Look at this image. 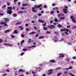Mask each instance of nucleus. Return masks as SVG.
Instances as JSON below:
<instances>
[{
	"mask_svg": "<svg viewBox=\"0 0 76 76\" xmlns=\"http://www.w3.org/2000/svg\"><path fill=\"white\" fill-rule=\"evenodd\" d=\"M53 10H58V8H53Z\"/></svg>",
	"mask_w": 76,
	"mask_h": 76,
	"instance_id": "obj_27",
	"label": "nucleus"
},
{
	"mask_svg": "<svg viewBox=\"0 0 76 76\" xmlns=\"http://www.w3.org/2000/svg\"><path fill=\"white\" fill-rule=\"evenodd\" d=\"M6 6L5 5H4L2 7V8H4V7H5Z\"/></svg>",
	"mask_w": 76,
	"mask_h": 76,
	"instance_id": "obj_58",
	"label": "nucleus"
},
{
	"mask_svg": "<svg viewBox=\"0 0 76 76\" xmlns=\"http://www.w3.org/2000/svg\"><path fill=\"white\" fill-rule=\"evenodd\" d=\"M41 69V68L40 67H38V68H36V70H40Z\"/></svg>",
	"mask_w": 76,
	"mask_h": 76,
	"instance_id": "obj_35",
	"label": "nucleus"
},
{
	"mask_svg": "<svg viewBox=\"0 0 76 76\" xmlns=\"http://www.w3.org/2000/svg\"><path fill=\"white\" fill-rule=\"evenodd\" d=\"M14 33H15V34H18V31L16 30L14 31Z\"/></svg>",
	"mask_w": 76,
	"mask_h": 76,
	"instance_id": "obj_23",
	"label": "nucleus"
},
{
	"mask_svg": "<svg viewBox=\"0 0 76 76\" xmlns=\"http://www.w3.org/2000/svg\"><path fill=\"white\" fill-rule=\"evenodd\" d=\"M21 35L22 37H25V35L23 34H21Z\"/></svg>",
	"mask_w": 76,
	"mask_h": 76,
	"instance_id": "obj_53",
	"label": "nucleus"
},
{
	"mask_svg": "<svg viewBox=\"0 0 76 76\" xmlns=\"http://www.w3.org/2000/svg\"><path fill=\"white\" fill-rule=\"evenodd\" d=\"M24 42V40H22V41H21L20 42V44H21V45H23L22 44H23V43Z\"/></svg>",
	"mask_w": 76,
	"mask_h": 76,
	"instance_id": "obj_22",
	"label": "nucleus"
},
{
	"mask_svg": "<svg viewBox=\"0 0 76 76\" xmlns=\"http://www.w3.org/2000/svg\"><path fill=\"white\" fill-rule=\"evenodd\" d=\"M7 9L8 10H12V7H8Z\"/></svg>",
	"mask_w": 76,
	"mask_h": 76,
	"instance_id": "obj_12",
	"label": "nucleus"
},
{
	"mask_svg": "<svg viewBox=\"0 0 76 76\" xmlns=\"http://www.w3.org/2000/svg\"><path fill=\"white\" fill-rule=\"evenodd\" d=\"M22 6H27V4H23L22 5Z\"/></svg>",
	"mask_w": 76,
	"mask_h": 76,
	"instance_id": "obj_32",
	"label": "nucleus"
},
{
	"mask_svg": "<svg viewBox=\"0 0 76 76\" xmlns=\"http://www.w3.org/2000/svg\"><path fill=\"white\" fill-rule=\"evenodd\" d=\"M58 17H60V16H61V14H59L58 15Z\"/></svg>",
	"mask_w": 76,
	"mask_h": 76,
	"instance_id": "obj_42",
	"label": "nucleus"
},
{
	"mask_svg": "<svg viewBox=\"0 0 76 76\" xmlns=\"http://www.w3.org/2000/svg\"><path fill=\"white\" fill-rule=\"evenodd\" d=\"M66 27L67 28H70V26H68Z\"/></svg>",
	"mask_w": 76,
	"mask_h": 76,
	"instance_id": "obj_40",
	"label": "nucleus"
},
{
	"mask_svg": "<svg viewBox=\"0 0 76 76\" xmlns=\"http://www.w3.org/2000/svg\"><path fill=\"white\" fill-rule=\"evenodd\" d=\"M46 33L47 34H50V33H51V31H47Z\"/></svg>",
	"mask_w": 76,
	"mask_h": 76,
	"instance_id": "obj_43",
	"label": "nucleus"
},
{
	"mask_svg": "<svg viewBox=\"0 0 76 76\" xmlns=\"http://www.w3.org/2000/svg\"><path fill=\"white\" fill-rule=\"evenodd\" d=\"M59 55H60L59 56V57H64V54L62 53H60Z\"/></svg>",
	"mask_w": 76,
	"mask_h": 76,
	"instance_id": "obj_6",
	"label": "nucleus"
},
{
	"mask_svg": "<svg viewBox=\"0 0 76 76\" xmlns=\"http://www.w3.org/2000/svg\"><path fill=\"white\" fill-rule=\"evenodd\" d=\"M65 17H61L60 18V19L61 20H63V19H65Z\"/></svg>",
	"mask_w": 76,
	"mask_h": 76,
	"instance_id": "obj_20",
	"label": "nucleus"
},
{
	"mask_svg": "<svg viewBox=\"0 0 76 76\" xmlns=\"http://www.w3.org/2000/svg\"><path fill=\"white\" fill-rule=\"evenodd\" d=\"M24 54V53H22L21 54V56H23V55Z\"/></svg>",
	"mask_w": 76,
	"mask_h": 76,
	"instance_id": "obj_54",
	"label": "nucleus"
},
{
	"mask_svg": "<svg viewBox=\"0 0 76 76\" xmlns=\"http://www.w3.org/2000/svg\"><path fill=\"white\" fill-rule=\"evenodd\" d=\"M64 12L65 14H67V9H63Z\"/></svg>",
	"mask_w": 76,
	"mask_h": 76,
	"instance_id": "obj_5",
	"label": "nucleus"
},
{
	"mask_svg": "<svg viewBox=\"0 0 76 76\" xmlns=\"http://www.w3.org/2000/svg\"><path fill=\"white\" fill-rule=\"evenodd\" d=\"M42 4H40L39 5H35L34 6V7L32 8V12H37V11L35 10V9H36V8H37V9H39V8H40L41 7H42Z\"/></svg>",
	"mask_w": 76,
	"mask_h": 76,
	"instance_id": "obj_1",
	"label": "nucleus"
},
{
	"mask_svg": "<svg viewBox=\"0 0 76 76\" xmlns=\"http://www.w3.org/2000/svg\"><path fill=\"white\" fill-rule=\"evenodd\" d=\"M7 73L5 74H4L3 75V76H6L7 75Z\"/></svg>",
	"mask_w": 76,
	"mask_h": 76,
	"instance_id": "obj_51",
	"label": "nucleus"
},
{
	"mask_svg": "<svg viewBox=\"0 0 76 76\" xmlns=\"http://www.w3.org/2000/svg\"><path fill=\"white\" fill-rule=\"evenodd\" d=\"M33 45H36V42H34L33 43Z\"/></svg>",
	"mask_w": 76,
	"mask_h": 76,
	"instance_id": "obj_52",
	"label": "nucleus"
},
{
	"mask_svg": "<svg viewBox=\"0 0 76 76\" xmlns=\"http://www.w3.org/2000/svg\"><path fill=\"white\" fill-rule=\"evenodd\" d=\"M20 22H18L16 23L15 25H20Z\"/></svg>",
	"mask_w": 76,
	"mask_h": 76,
	"instance_id": "obj_30",
	"label": "nucleus"
},
{
	"mask_svg": "<svg viewBox=\"0 0 76 76\" xmlns=\"http://www.w3.org/2000/svg\"><path fill=\"white\" fill-rule=\"evenodd\" d=\"M4 26H8L7 25V24H6V23L4 22Z\"/></svg>",
	"mask_w": 76,
	"mask_h": 76,
	"instance_id": "obj_16",
	"label": "nucleus"
},
{
	"mask_svg": "<svg viewBox=\"0 0 76 76\" xmlns=\"http://www.w3.org/2000/svg\"><path fill=\"white\" fill-rule=\"evenodd\" d=\"M6 71V72H10V71L9 70L7 69Z\"/></svg>",
	"mask_w": 76,
	"mask_h": 76,
	"instance_id": "obj_49",
	"label": "nucleus"
},
{
	"mask_svg": "<svg viewBox=\"0 0 76 76\" xmlns=\"http://www.w3.org/2000/svg\"><path fill=\"white\" fill-rule=\"evenodd\" d=\"M64 33L65 34H66V35H69V33H67L66 31H65Z\"/></svg>",
	"mask_w": 76,
	"mask_h": 76,
	"instance_id": "obj_37",
	"label": "nucleus"
},
{
	"mask_svg": "<svg viewBox=\"0 0 76 76\" xmlns=\"http://www.w3.org/2000/svg\"><path fill=\"white\" fill-rule=\"evenodd\" d=\"M44 38V37H39V39H42V38Z\"/></svg>",
	"mask_w": 76,
	"mask_h": 76,
	"instance_id": "obj_31",
	"label": "nucleus"
},
{
	"mask_svg": "<svg viewBox=\"0 0 76 76\" xmlns=\"http://www.w3.org/2000/svg\"><path fill=\"white\" fill-rule=\"evenodd\" d=\"M2 41H3V40L1 39H0V42H1Z\"/></svg>",
	"mask_w": 76,
	"mask_h": 76,
	"instance_id": "obj_56",
	"label": "nucleus"
},
{
	"mask_svg": "<svg viewBox=\"0 0 76 76\" xmlns=\"http://www.w3.org/2000/svg\"><path fill=\"white\" fill-rule=\"evenodd\" d=\"M32 74H33V75H35V72L34 71H33L32 72Z\"/></svg>",
	"mask_w": 76,
	"mask_h": 76,
	"instance_id": "obj_41",
	"label": "nucleus"
},
{
	"mask_svg": "<svg viewBox=\"0 0 76 76\" xmlns=\"http://www.w3.org/2000/svg\"><path fill=\"white\" fill-rule=\"evenodd\" d=\"M4 19L5 20V22H7V21L9 20L8 18H4Z\"/></svg>",
	"mask_w": 76,
	"mask_h": 76,
	"instance_id": "obj_13",
	"label": "nucleus"
},
{
	"mask_svg": "<svg viewBox=\"0 0 76 76\" xmlns=\"http://www.w3.org/2000/svg\"><path fill=\"white\" fill-rule=\"evenodd\" d=\"M60 68H58H58H57L56 69V70H59V69H60Z\"/></svg>",
	"mask_w": 76,
	"mask_h": 76,
	"instance_id": "obj_46",
	"label": "nucleus"
},
{
	"mask_svg": "<svg viewBox=\"0 0 76 76\" xmlns=\"http://www.w3.org/2000/svg\"><path fill=\"white\" fill-rule=\"evenodd\" d=\"M4 45H6V46H8V47H11L12 46L11 44H3Z\"/></svg>",
	"mask_w": 76,
	"mask_h": 76,
	"instance_id": "obj_8",
	"label": "nucleus"
},
{
	"mask_svg": "<svg viewBox=\"0 0 76 76\" xmlns=\"http://www.w3.org/2000/svg\"><path fill=\"white\" fill-rule=\"evenodd\" d=\"M27 50H28L27 49L24 48L23 50V51H27Z\"/></svg>",
	"mask_w": 76,
	"mask_h": 76,
	"instance_id": "obj_28",
	"label": "nucleus"
},
{
	"mask_svg": "<svg viewBox=\"0 0 76 76\" xmlns=\"http://www.w3.org/2000/svg\"><path fill=\"white\" fill-rule=\"evenodd\" d=\"M48 28H50V29H52V28H55L54 26L53 25H49L47 27Z\"/></svg>",
	"mask_w": 76,
	"mask_h": 76,
	"instance_id": "obj_3",
	"label": "nucleus"
},
{
	"mask_svg": "<svg viewBox=\"0 0 76 76\" xmlns=\"http://www.w3.org/2000/svg\"><path fill=\"white\" fill-rule=\"evenodd\" d=\"M61 75H62V73H59L57 74V76H60Z\"/></svg>",
	"mask_w": 76,
	"mask_h": 76,
	"instance_id": "obj_18",
	"label": "nucleus"
},
{
	"mask_svg": "<svg viewBox=\"0 0 76 76\" xmlns=\"http://www.w3.org/2000/svg\"><path fill=\"white\" fill-rule=\"evenodd\" d=\"M14 17H17V15L16 14H14Z\"/></svg>",
	"mask_w": 76,
	"mask_h": 76,
	"instance_id": "obj_34",
	"label": "nucleus"
},
{
	"mask_svg": "<svg viewBox=\"0 0 76 76\" xmlns=\"http://www.w3.org/2000/svg\"><path fill=\"white\" fill-rule=\"evenodd\" d=\"M38 35H39V34H37L35 36V37H38Z\"/></svg>",
	"mask_w": 76,
	"mask_h": 76,
	"instance_id": "obj_50",
	"label": "nucleus"
},
{
	"mask_svg": "<svg viewBox=\"0 0 76 76\" xmlns=\"http://www.w3.org/2000/svg\"><path fill=\"white\" fill-rule=\"evenodd\" d=\"M28 25H29L28 24H25V26H28Z\"/></svg>",
	"mask_w": 76,
	"mask_h": 76,
	"instance_id": "obj_60",
	"label": "nucleus"
},
{
	"mask_svg": "<svg viewBox=\"0 0 76 76\" xmlns=\"http://www.w3.org/2000/svg\"><path fill=\"white\" fill-rule=\"evenodd\" d=\"M57 26L58 28H61V27H62V26H61V25L60 24L58 25Z\"/></svg>",
	"mask_w": 76,
	"mask_h": 76,
	"instance_id": "obj_19",
	"label": "nucleus"
},
{
	"mask_svg": "<svg viewBox=\"0 0 76 76\" xmlns=\"http://www.w3.org/2000/svg\"><path fill=\"white\" fill-rule=\"evenodd\" d=\"M52 6H55V4L53 3V4L52 5Z\"/></svg>",
	"mask_w": 76,
	"mask_h": 76,
	"instance_id": "obj_62",
	"label": "nucleus"
},
{
	"mask_svg": "<svg viewBox=\"0 0 76 76\" xmlns=\"http://www.w3.org/2000/svg\"><path fill=\"white\" fill-rule=\"evenodd\" d=\"M50 14H53L54 13V11H51L50 12Z\"/></svg>",
	"mask_w": 76,
	"mask_h": 76,
	"instance_id": "obj_26",
	"label": "nucleus"
},
{
	"mask_svg": "<svg viewBox=\"0 0 76 76\" xmlns=\"http://www.w3.org/2000/svg\"><path fill=\"white\" fill-rule=\"evenodd\" d=\"M7 13L9 15H11V13H12V11H11L10 10H8L7 11Z\"/></svg>",
	"mask_w": 76,
	"mask_h": 76,
	"instance_id": "obj_7",
	"label": "nucleus"
},
{
	"mask_svg": "<svg viewBox=\"0 0 76 76\" xmlns=\"http://www.w3.org/2000/svg\"><path fill=\"white\" fill-rule=\"evenodd\" d=\"M55 21L56 22H58V20H57V19L55 18Z\"/></svg>",
	"mask_w": 76,
	"mask_h": 76,
	"instance_id": "obj_38",
	"label": "nucleus"
},
{
	"mask_svg": "<svg viewBox=\"0 0 76 76\" xmlns=\"http://www.w3.org/2000/svg\"><path fill=\"white\" fill-rule=\"evenodd\" d=\"M44 8H47V6L46 5H45L44 7Z\"/></svg>",
	"mask_w": 76,
	"mask_h": 76,
	"instance_id": "obj_47",
	"label": "nucleus"
},
{
	"mask_svg": "<svg viewBox=\"0 0 76 76\" xmlns=\"http://www.w3.org/2000/svg\"><path fill=\"white\" fill-rule=\"evenodd\" d=\"M73 29H76V26H75L74 27L72 28Z\"/></svg>",
	"mask_w": 76,
	"mask_h": 76,
	"instance_id": "obj_55",
	"label": "nucleus"
},
{
	"mask_svg": "<svg viewBox=\"0 0 76 76\" xmlns=\"http://www.w3.org/2000/svg\"><path fill=\"white\" fill-rule=\"evenodd\" d=\"M19 72H25V70H23L22 69H20L19 70Z\"/></svg>",
	"mask_w": 76,
	"mask_h": 76,
	"instance_id": "obj_15",
	"label": "nucleus"
},
{
	"mask_svg": "<svg viewBox=\"0 0 76 76\" xmlns=\"http://www.w3.org/2000/svg\"><path fill=\"white\" fill-rule=\"evenodd\" d=\"M69 75H71V76H74L75 75L70 73H69Z\"/></svg>",
	"mask_w": 76,
	"mask_h": 76,
	"instance_id": "obj_39",
	"label": "nucleus"
},
{
	"mask_svg": "<svg viewBox=\"0 0 76 76\" xmlns=\"http://www.w3.org/2000/svg\"><path fill=\"white\" fill-rule=\"evenodd\" d=\"M43 29H44V30H48L47 28L45 27H43Z\"/></svg>",
	"mask_w": 76,
	"mask_h": 76,
	"instance_id": "obj_24",
	"label": "nucleus"
},
{
	"mask_svg": "<svg viewBox=\"0 0 76 76\" xmlns=\"http://www.w3.org/2000/svg\"><path fill=\"white\" fill-rule=\"evenodd\" d=\"M38 16H42V14L40 13H39L37 14Z\"/></svg>",
	"mask_w": 76,
	"mask_h": 76,
	"instance_id": "obj_29",
	"label": "nucleus"
},
{
	"mask_svg": "<svg viewBox=\"0 0 76 76\" xmlns=\"http://www.w3.org/2000/svg\"><path fill=\"white\" fill-rule=\"evenodd\" d=\"M34 42V41H32L31 39H28V43H31V42Z\"/></svg>",
	"mask_w": 76,
	"mask_h": 76,
	"instance_id": "obj_10",
	"label": "nucleus"
},
{
	"mask_svg": "<svg viewBox=\"0 0 76 76\" xmlns=\"http://www.w3.org/2000/svg\"><path fill=\"white\" fill-rule=\"evenodd\" d=\"M54 34H56V35H57V36H58V35H59V34L58 32H54Z\"/></svg>",
	"mask_w": 76,
	"mask_h": 76,
	"instance_id": "obj_21",
	"label": "nucleus"
},
{
	"mask_svg": "<svg viewBox=\"0 0 76 76\" xmlns=\"http://www.w3.org/2000/svg\"><path fill=\"white\" fill-rule=\"evenodd\" d=\"M35 34V32L34 31H32L31 33H29V34L31 35V34Z\"/></svg>",
	"mask_w": 76,
	"mask_h": 76,
	"instance_id": "obj_17",
	"label": "nucleus"
},
{
	"mask_svg": "<svg viewBox=\"0 0 76 76\" xmlns=\"http://www.w3.org/2000/svg\"><path fill=\"white\" fill-rule=\"evenodd\" d=\"M18 13H23V12H22V11H19Z\"/></svg>",
	"mask_w": 76,
	"mask_h": 76,
	"instance_id": "obj_45",
	"label": "nucleus"
},
{
	"mask_svg": "<svg viewBox=\"0 0 76 76\" xmlns=\"http://www.w3.org/2000/svg\"><path fill=\"white\" fill-rule=\"evenodd\" d=\"M42 76H46V74H44L42 75Z\"/></svg>",
	"mask_w": 76,
	"mask_h": 76,
	"instance_id": "obj_57",
	"label": "nucleus"
},
{
	"mask_svg": "<svg viewBox=\"0 0 76 76\" xmlns=\"http://www.w3.org/2000/svg\"><path fill=\"white\" fill-rule=\"evenodd\" d=\"M61 31H65V28H64L63 29H61Z\"/></svg>",
	"mask_w": 76,
	"mask_h": 76,
	"instance_id": "obj_25",
	"label": "nucleus"
},
{
	"mask_svg": "<svg viewBox=\"0 0 76 76\" xmlns=\"http://www.w3.org/2000/svg\"><path fill=\"white\" fill-rule=\"evenodd\" d=\"M65 31H66V32H68L69 31V30L68 29L66 28L65 29Z\"/></svg>",
	"mask_w": 76,
	"mask_h": 76,
	"instance_id": "obj_44",
	"label": "nucleus"
},
{
	"mask_svg": "<svg viewBox=\"0 0 76 76\" xmlns=\"http://www.w3.org/2000/svg\"><path fill=\"white\" fill-rule=\"evenodd\" d=\"M53 69H50L49 70L48 72V75H51V74H53Z\"/></svg>",
	"mask_w": 76,
	"mask_h": 76,
	"instance_id": "obj_2",
	"label": "nucleus"
},
{
	"mask_svg": "<svg viewBox=\"0 0 76 76\" xmlns=\"http://www.w3.org/2000/svg\"><path fill=\"white\" fill-rule=\"evenodd\" d=\"M19 28H21V30H23V28H22V26H19Z\"/></svg>",
	"mask_w": 76,
	"mask_h": 76,
	"instance_id": "obj_36",
	"label": "nucleus"
},
{
	"mask_svg": "<svg viewBox=\"0 0 76 76\" xmlns=\"http://www.w3.org/2000/svg\"><path fill=\"white\" fill-rule=\"evenodd\" d=\"M38 21L39 22H41L42 23H44V22H45L44 21L42 20H38Z\"/></svg>",
	"mask_w": 76,
	"mask_h": 76,
	"instance_id": "obj_9",
	"label": "nucleus"
},
{
	"mask_svg": "<svg viewBox=\"0 0 76 76\" xmlns=\"http://www.w3.org/2000/svg\"><path fill=\"white\" fill-rule=\"evenodd\" d=\"M70 18L71 19H72V22H73L76 23V21L75 20V19L74 18H73V16H71Z\"/></svg>",
	"mask_w": 76,
	"mask_h": 76,
	"instance_id": "obj_4",
	"label": "nucleus"
},
{
	"mask_svg": "<svg viewBox=\"0 0 76 76\" xmlns=\"http://www.w3.org/2000/svg\"><path fill=\"white\" fill-rule=\"evenodd\" d=\"M4 22H1V25H3L4 24Z\"/></svg>",
	"mask_w": 76,
	"mask_h": 76,
	"instance_id": "obj_33",
	"label": "nucleus"
},
{
	"mask_svg": "<svg viewBox=\"0 0 76 76\" xmlns=\"http://www.w3.org/2000/svg\"><path fill=\"white\" fill-rule=\"evenodd\" d=\"M73 59H76V57L74 56L72 58Z\"/></svg>",
	"mask_w": 76,
	"mask_h": 76,
	"instance_id": "obj_48",
	"label": "nucleus"
},
{
	"mask_svg": "<svg viewBox=\"0 0 76 76\" xmlns=\"http://www.w3.org/2000/svg\"><path fill=\"white\" fill-rule=\"evenodd\" d=\"M49 61L50 63H56V61L53 60H50Z\"/></svg>",
	"mask_w": 76,
	"mask_h": 76,
	"instance_id": "obj_11",
	"label": "nucleus"
},
{
	"mask_svg": "<svg viewBox=\"0 0 76 76\" xmlns=\"http://www.w3.org/2000/svg\"><path fill=\"white\" fill-rule=\"evenodd\" d=\"M26 31H29V29L27 28L26 29Z\"/></svg>",
	"mask_w": 76,
	"mask_h": 76,
	"instance_id": "obj_59",
	"label": "nucleus"
},
{
	"mask_svg": "<svg viewBox=\"0 0 76 76\" xmlns=\"http://www.w3.org/2000/svg\"><path fill=\"white\" fill-rule=\"evenodd\" d=\"M32 47H34V48L36 47V46H35V45L33 46H32Z\"/></svg>",
	"mask_w": 76,
	"mask_h": 76,
	"instance_id": "obj_63",
	"label": "nucleus"
},
{
	"mask_svg": "<svg viewBox=\"0 0 76 76\" xmlns=\"http://www.w3.org/2000/svg\"><path fill=\"white\" fill-rule=\"evenodd\" d=\"M69 69H72V66H71V67H69Z\"/></svg>",
	"mask_w": 76,
	"mask_h": 76,
	"instance_id": "obj_61",
	"label": "nucleus"
},
{
	"mask_svg": "<svg viewBox=\"0 0 76 76\" xmlns=\"http://www.w3.org/2000/svg\"><path fill=\"white\" fill-rule=\"evenodd\" d=\"M11 37H12V38H14L15 37V36H13V35H12Z\"/></svg>",
	"mask_w": 76,
	"mask_h": 76,
	"instance_id": "obj_64",
	"label": "nucleus"
},
{
	"mask_svg": "<svg viewBox=\"0 0 76 76\" xmlns=\"http://www.w3.org/2000/svg\"><path fill=\"white\" fill-rule=\"evenodd\" d=\"M10 31V30H7L5 31V33H7V32H9Z\"/></svg>",
	"mask_w": 76,
	"mask_h": 76,
	"instance_id": "obj_14",
	"label": "nucleus"
}]
</instances>
